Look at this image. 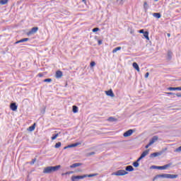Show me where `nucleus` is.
Returning <instances> with one entry per match:
<instances>
[{"mask_svg":"<svg viewBox=\"0 0 181 181\" xmlns=\"http://www.w3.org/2000/svg\"><path fill=\"white\" fill-rule=\"evenodd\" d=\"M126 172H134V169L132 165H127L125 167Z\"/></svg>","mask_w":181,"mask_h":181,"instance_id":"14","label":"nucleus"},{"mask_svg":"<svg viewBox=\"0 0 181 181\" xmlns=\"http://www.w3.org/2000/svg\"><path fill=\"white\" fill-rule=\"evenodd\" d=\"M60 168H62V165H55V166H48L44 168L43 173H45V174L53 173V172H57V170H59Z\"/></svg>","mask_w":181,"mask_h":181,"instance_id":"2","label":"nucleus"},{"mask_svg":"<svg viewBox=\"0 0 181 181\" xmlns=\"http://www.w3.org/2000/svg\"><path fill=\"white\" fill-rule=\"evenodd\" d=\"M134 134V129H129L123 134V136L125 138L131 136Z\"/></svg>","mask_w":181,"mask_h":181,"instance_id":"6","label":"nucleus"},{"mask_svg":"<svg viewBox=\"0 0 181 181\" xmlns=\"http://www.w3.org/2000/svg\"><path fill=\"white\" fill-rule=\"evenodd\" d=\"M100 30L99 28H95L92 30V32H93V33H95V32H98Z\"/></svg>","mask_w":181,"mask_h":181,"instance_id":"35","label":"nucleus"},{"mask_svg":"<svg viewBox=\"0 0 181 181\" xmlns=\"http://www.w3.org/2000/svg\"><path fill=\"white\" fill-rule=\"evenodd\" d=\"M55 77L56 78H62V77H63V72L62 71H57Z\"/></svg>","mask_w":181,"mask_h":181,"instance_id":"11","label":"nucleus"},{"mask_svg":"<svg viewBox=\"0 0 181 181\" xmlns=\"http://www.w3.org/2000/svg\"><path fill=\"white\" fill-rule=\"evenodd\" d=\"M65 175H70L69 171V172L65 173Z\"/></svg>","mask_w":181,"mask_h":181,"instance_id":"48","label":"nucleus"},{"mask_svg":"<svg viewBox=\"0 0 181 181\" xmlns=\"http://www.w3.org/2000/svg\"><path fill=\"white\" fill-rule=\"evenodd\" d=\"M152 146V144L149 142L147 145L145 146L146 149H148L149 146Z\"/></svg>","mask_w":181,"mask_h":181,"instance_id":"41","label":"nucleus"},{"mask_svg":"<svg viewBox=\"0 0 181 181\" xmlns=\"http://www.w3.org/2000/svg\"><path fill=\"white\" fill-rule=\"evenodd\" d=\"M133 166H134V168H138V167L139 166V161H138V160L134 161V162L133 163Z\"/></svg>","mask_w":181,"mask_h":181,"instance_id":"26","label":"nucleus"},{"mask_svg":"<svg viewBox=\"0 0 181 181\" xmlns=\"http://www.w3.org/2000/svg\"><path fill=\"white\" fill-rule=\"evenodd\" d=\"M175 152H181V146L175 150Z\"/></svg>","mask_w":181,"mask_h":181,"instance_id":"40","label":"nucleus"},{"mask_svg":"<svg viewBox=\"0 0 181 181\" xmlns=\"http://www.w3.org/2000/svg\"><path fill=\"white\" fill-rule=\"evenodd\" d=\"M155 1V2H158V1H159V0H154Z\"/></svg>","mask_w":181,"mask_h":181,"instance_id":"54","label":"nucleus"},{"mask_svg":"<svg viewBox=\"0 0 181 181\" xmlns=\"http://www.w3.org/2000/svg\"><path fill=\"white\" fill-rule=\"evenodd\" d=\"M90 67H94V66H95V62L92 61L90 64Z\"/></svg>","mask_w":181,"mask_h":181,"instance_id":"38","label":"nucleus"},{"mask_svg":"<svg viewBox=\"0 0 181 181\" xmlns=\"http://www.w3.org/2000/svg\"><path fill=\"white\" fill-rule=\"evenodd\" d=\"M35 128H36V123H34L33 125L28 127V131H30V132H33V131H35Z\"/></svg>","mask_w":181,"mask_h":181,"instance_id":"16","label":"nucleus"},{"mask_svg":"<svg viewBox=\"0 0 181 181\" xmlns=\"http://www.w3.org/2000/svg\"><path fill=\"white\" fill-rule=\"evenodd\" d=\"M115 176H125L128 175V172L125 170H119L115 173Z\"/></svg>","mask_w":181,"mask_h":181,"instance_id":"5","label":"nucleus"},{"mask_svg":"<svg viewBox=\"0 0 181 181\" xmlns=\"http://www.w3.org/2000/svg\"><path fill=\"white\" fill-rule=\"evenodd\" d=\"M107 121H110V122H115V121H117V119L112 117H110L107 119Z\"/></svg>","mask_w":181,"mask_h":181,"instance_id":"28","label":"nucleus"},{"mask_svg":"<svg viewBox=\"0 0 181 181\" xmlns=\"http://www.w3.org/2000/svg\"><path fill=\"white\" fill-rule=\"evenodd\" d=\"M60 146H62V142L60 141L56 143V144L54 145V148H56L57 149L60 148Z\"/></svg>","mask_w":181,"mask_h":181,"instance_id":"29","label":"nucleus"},{"mask_svg":"<svg viewBox=\"0 0 181 181\" xmlns=\"http://www.w3.org/2000/svg\"><path fill=\"white\" fill-rule=\"evenodd\" d=\"M29 40V38H23L20 40L16 41V42H14V45H18L19 43H23L25 42H28Z\"/></svg>","mask_w":181,"mask_h":181,"instance_id":"13","label":"nucleus"},{"mask_svg":"<svg viewBox=\"0 0 181 181\" xmlns=\"http://www.w3.org/2000/svg\"><path fill=\"white\" fill-rule=\"evenodd\" d=\"M167 35L168 37H170V33H168Z\"/></svg>","mask_w":181,"mask_h":181,"instance_id":"49","label":"nucleus"},{"mask_svg":"<svg viewBox=\"0 0 181 181\" xmlns=\"http://www.w3.org/2000/svg\"><path fill=\"white\" fill-rule=\"evenodd\" d=\"M148 154H149V149H147V150L143 151V153L141 154V156L143 158H145V156H146Z\"/></svg>","mask_w":181,"mask_h":181,"instance_id":"20","label":"nucleus"},{"mask_svg":"<svg viewBox=\"0 0 181 181\" xmlns=\"http://www.w3.org/2000/svg\"><path fill=\"white\" fill-rule=\"evenodd\" d=\"M66 148L69 149V148H71V144H69L68 146H66Z\"/></svg>","mask_w":181,"mask_h":181,"instance_id":"46","label":"nucleus"},{"mask_svg":"<svg viewBox=\"0 0 181 181\" xmlns=\"http://www.w3.org/2000/svg\"><path fill=\"white\" fill-rule=\"evenodd\" d=\"M160 177H163V178H165V179H176L177 177H179L178 175H175V174H159L156 175L153 180L155 181L158 179H159Z\"/></svg>","mask_w":181,"mask_h":181,"instance_id":"1","label":"nucleus"},{"mask_svg":"<svg viewBox=\"0 0 181 181\" xmlns=\"http://www.w3.org/2000/svg\"><path fill=\"white\" fill-rule=\"evenodd\" d=\"M165 94H167V95H173V97H171V98H175V93L173 92H165Z\"/></svg>","mask_w":181,"mask_h":181,"instance_id":"24","label":"nucleus"},{"mask_svg":"<svg viewBox=\"0 0 181 181\" xmlns=\"http://www.w3.org/2000/svg\"><path fill=\"white\" fill-rule=\"evenodd\" d=\"M158 139H159V136H153L151 139L150 140V144H151V145H153V144H155V142H156V141H158Z\"/></svg>","mask_w":181,"mask_h":181,"instance_id":"12","label":"nucleus"},{"mask_svg":"<svg viewBox=\"0 0 181 181\" xmlns=\"http://www.w3.org/2000/svg\"><path fill=\"white\" fill-rule=\"evenodd\" d=\"M37 30H39V28L34 27V28H31V30L28 33V35H35V33H36V32H37Z\"/></svg>","mask_w":181,"mask_h":181,"instance_id":"9","label":"nucleus"},{"mask_svg":"<svg viewBox=\"0 0 181 181\" xmlns=\"http://www.w3.org/2000/svg\"><path fill=\"white\" fill-rule=\"evenodd\" d=\"M167 151H168V148H163L161 151L158 152H155L150 154L149 158H156L157 156H160V155H163V153H165V152Z\"/></svg>","mask_w":181,"mask_h":181,"instance_id":"3","label":"nucleus"},{"mask_svg":"<svg viewBox=\"0 0 181 181\" xmlns=\"http://www.w3.org/2000/svg\"><path fill=\"white\" fill-rule=\"evenodd\" d=\"M116 4L117 5H124V0H116Z\"/></svg>","mask_w":181,"mask_h":181,"instance_id":"27","label":"nucleus"},{"mask_svg":"<svg viewBox=\"0 0 181 181\" xmlns=\"http://www.w3.org/2000/svg\"><path fill=\"white\" fill-rule=\"evenodd\" d=\"M83 165V163H75L72 165H70V168L71 169L74 168H78V166H81Z\"/></svg>","mask_w":181,"mask_h":181,"instance_id":"15","label":"nucleus"},{"mask_svg":"<svg viewBox=\"0 0 181 181\" xmlns=\"http://www.w3.org/2000/svg\"><path fill=\"white\" fill-rule=\"evenodd\" d=\"M98 45L99 46H101V45H103V40H98Z\"/></svg>","mask_w":181,"mask_h":181,"instance_id":"39","label":"nucleus"},{"mask_svg":"<svg viewBox=\"0 0 181 181\" xmlns=\"http://www.w3.org/2000/svg\"><path fill=\"white\" fill-rule=\"evenodd\" d=\"M38 76H39V77H43V75H42V74H38Z\"/></svg>","mask_w":181,"mask_h":181,"instance_id":"47","label":"nucleus"},{"mask_svg":"<svg viewBox=\"0 0 181 181\" xmlns=\"http://www.w3.org/2000/svg\"><path fill=\"white\" fill-rule=\"evenodd\" d=\"M9 0H0V4L1 5H6V4H8V1Z\"/></svg>","mask_w":181,"mask_h":181,"instance_id":"25","label":"nucleus"},{"mask_svg":"<svg viewBox=\"0 0 181 181\" xmlns=\"http://www.w3.org/2000/svg\"><path fill=\"white\" fill-rule=\"evenodd\" d=\"M168 91H181V87H169L167 88Z\"/></svg>","mask_w":181,"mask_h":181,"instance_id":"7","label":"nucleus"},{"mask_svg":"<svg viewBox=\"0 0 181 181\" xmlns=\"http://www.w3.org/2000/svg\"><path fill=\"white\" fill-rule=\"evenodd\" d=\"M119 50H121V47H117L112 50V53H117Z\"/></svg>","mask_w":181,"mask_h":181,"instance_id":"31","label":"nucleus"},{"mask_svg":"<svg viewBox=\"0 0 181 181\" xmlns=\"http://www.w3.org/2000/svg\"><path fill=\"white\" fill-rule=\"evenodd\" d=\"M144 8L145 11H148L149 8V5H148V2L145 1L144 4Z\"/></svg>","mask_w":181,"mask_h":181,"instance_id":"23","label":"nucleus"},{"mask_svg":"<svg viewBox=\"0 0 181 181\" xmlns=\"http://www.w3.org/2000/svg\"><path fill=\"white\" fill-rule=\"evenodd\" d=\"M177 97H181V93H175V95Z\"/></svg>","mask_w":181,"mask_h":181,"instance_id":"45","label":"nucleus"},{"mask_svg":"<svg viewBox=\"0 0 181 181\" xmlns=\"http://www.w3.org/2000/svg\"><path fill=\"white\" fill-rule=\"evenodd\" d=\"M141 159H144V158L141 156H140V157L136 160L137 162H139L140 160H141Z\"/></svg>","mask_w":181,"mask_h":181,"instance_id":"44","label":"nucleus"},{"mask_svg":"<svg viewBox=\"0 0 181 181\" xmlns=\"http://www.w3.org/2000/svg\"><path fill=\"white\" fill-rule=\"evenodd\" d=\"M172 163H168L163 166H158V165H152L151 168V169H158V170H165L168 169V168H170Z\"/></svg>","mask_w":181,"mask_h":181,"instance_id":"4","label":"nucleus"},{"mask_svg":"<svg viewBox=\"0 0 181 181\" xmlns=\"http://www.w3.org/2000/svg\"><path fill=\"white\" fill-rule=\"evenodd\" d=\"M35 162H36V158L32 159V160L30 162V165H35Z\"/></svg>","mask_w":181,"mask_h":181,"instance_id":"37","label":"nucleus"},{"mask_svg":"<svg viewBox=\"0 0 181 181\" xmlns=\"http://www.w3.org/2000/svg\"><path fill=\"white\" fill-rule=\"evenodd\" d=\"M105 93L106 95H108V97H115L114 92H112V89L106 90V91H105Z\"/></svg>","mask_w":181,"mask_h":181,"instance_id":"10","label":"nucleus"},{"mask_svg":"<svg viewBox=\"0 0 181 181\" xmlns=\"http://www.w3.org/2000/svg\"><path fill=\"white\" fill-rule=\"evenodd\" d=\"M149 77V72H146L145 74V78H148Z\"/></svg>","mask_w":181,"mask_h":181,"instance_id":"43","label":"nucleus"},{"mask_svg":"<svg viewBox=\"0 0 181 181\" xmlns=\"http://www.w3.org/2000/svg\"><path fill=\"white\" fill-rule=\"evenodd\" d=\"M173 55V52H172V51H170V50H168V54H167V56H168V60H172V56Z\"/></svg>","mask_w":181,"mask_h":181,"instance_id":"18","label":"nucleus"},{"mask_svg":"<svg viewBox=\"0 0 181 181\" xmlns=\"http://www.w3.org/2000/svg\"><path fill=\"white\" fill-rule=\"evenodd\" d=\"M92 155H95V152L92 151L90 153H87V156H92Z\"/></svg>","mask_w":181,"mask_h":181,"instance_id":"36","label":"nucleus"},{"mask_svg":"<svg viewBox=\"0 0 181 181\" xmlns=\"http://www.w3.org/2000/svg\"><path fill=\"white\" fill-rule=\"evenodd\" d=\"M153 16H154V18H156L157 19H160V18H162V15L160 14V13H153Z\"/></svg>","mask_w":181,"mask_h":181,"instance_id":"17","label":"nucleus"},{"mask_svg":"<svg viewBox=\"0 0 181 181\" xmlns=\"http://www.w3.org/2000/svg\"><path fill=\"white\" fill-rule=\"evenodd\" d=\"M69 173H70V175H71V173H74V172H73V171H69Z\"/></svg>","mask_w":181,"mask_h":181,"instance_id":"51","label":"nucleus"},{"mask_svg":"<svg viewBox=\"0 0 181 181\" xmlns=\"http://www.w3.org/2000/svg\"><path fill=\"white\" fill-rule=\"evenodd\" d=\"M132 66H133L134 69H135V70H136V71H139V65H138V63L134 62L132 64Z\"/></svg>","mask_w":181,"mask_h":181,"instance_id":"19","label":"nucleus"},{"mask_svg":"<svg viewBox=\"0 0 181 181\" xmlns=\"http://www.w3.org/2000/svg\"><path fill=\"white\" fill-rule=\"evenodd\" d=\"M52 80L50 78H45V79L43 80L44 83H52Z\"/></svg>","mask_w":181,"mask_h":181,"instance_id":"30","label":"nucleus"},{"mask_svg":"<svg viewBox=\"0 0 181 181\" xmlns=\"http://www.w3.org/2000/svg\"><path fill=\"white\" fill-rule=\"evenodd\" d=\"M57 136H59V134H54L52 135V136L51 137V139L52 141H54V139H56L57 138Z\"/></svg>","mask_w":181,"mask_h":181,"instance_id":"32","label":"nucleus"},{"mask_svg":"<svg viewBox=\"0 0 181 181\" xmlns=\"http://www.w3.org/2000/svg\"><path fill=\"white\" fill-rule=\"evenodd\" d=\"M139 33H143V35H144V33H145V30H144V29H141V30H139Z\"/></svg>","mask_w":181,"mask_h":181,"instance_id":"42","label":"nucleus"},{"mask_svg":"<svg viewBox=\"0 0 181 181\" xmlns=\"http://www.w3.org/2000/svg\"><path fill=\"white\" fill-rule=\"evenodd\" d=\"M72 111H73L74 114H76V113L78 112V107L76 105H74L72 107Z\"/></svg>","mask_w":181,"mask_h":181,"instance_id":"21","label":"nucleus"},{"mask_svg":"<svg viewBox=\"0 0 181 181\" xmlns=\"http://www.w3.org/2000/svg\"><path fill=\"white\" fill-rule=\"evenodd\" d=\"M82 2H84L85 4L87 3V1L86 0H82Z\"/></svg>","mask_w":181,"mask_h":181,"instance_id":"50","label":"nucleus"},{"mask_svg":"<svg viewBox=\"0 0 181 181\" xmlns=\"http://www.w3.org/2000/svg\"><path fill=\"white\" fill-rule=\"evenodd\" d=\"M64 149H68V148H67V146H65V147H64Z\"/></svg>","mask_w":181,"mask_h":181,"instance_id":"52","label":"nucleus"},{"mask_svg":"<svg viewBox=\"0 0 181 181\" xmlns=\"http://www.w3.org/2000/svg\"><path fill=\"white\" fill-rule=\"evenodd\" d=\"M10 109L11 110V111H17L18 105H16V103H11L10 104Z\"/></svg>","mask_w":181,"mask_h":181,"instance_id":"8","label":"nucleus"},{"mask_svg":"<svg viewBox=\"0 0 181 181\" xmlns=\"http://www.w3.org/2000/svg\"><path fill=\"white\" fill-rule=\"evenodd\" d=\"M45 112V110L44 109L43 112Z\"/></svg>","mask_w":181,"mask_h":181,"instance_id":"55","label":"nucleus"},{"mask_svg":"<svg viewBox=\"0 0 181 181\" xmlns=\"http://www.w3.org/2000/svg\"><path fill=\"white\" fill-rule=\"evenodd\" d=\"M78 145H80L79 143H74L71 144V148H76V146H78Z\"/></svg>","mask_w":181,"mask_h":181,"instance_id":"34","label":"nucleus"},{"mask_svg":"<svg viewBox=\"0 0 181 181\" xmlns=\"http://www.w3.org/2000/svg\"><path fill=\"white\" fill-rule=\"evenodd\" d=\"M64 175H66V173H62V176H64Z\"/></svg>","mask_w":181,"mask_h":181,"instance_id":"53","label":"nucleus"},{"mask_svg":"<svg viewBox=\"0 0 181 181\" xmlns=\"http://www.w3.org/2000/svg\"><path fill=\"white\" fill-rule=\"evenodd\" d=\"M85 176L86 177H94V176H97V174H89V175L86 174Z\"/></svg>","mask_w":181,"mask_h":181,"instance_id":"33","label":"nucleus"},{"mask_svg":"<svg viewBox=\"0 0 181 181\" xmlns=\"http://www.w3.org/2000/svg\"><path fill=\"white\" fill-rule=\"evenodd\" d=\"M143 35L145 39H146L147 40H149V32L145 31Z\"/></svg>","mask_w":181,"mask_h":181,"instance_id":"22","label":"nucleus"}]
</instances>
